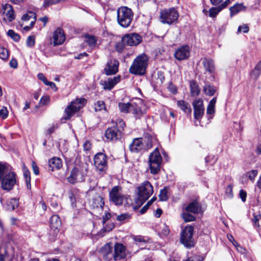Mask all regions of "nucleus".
Instances as JSON below:
<instances>
[{
	"mask_svg": "<svg viewBox=\"0 0 261 261\" xmlns=\"http://www.w3.org/2000/svg\"><path fill=\"white\" fill-rule=\"evenodd\" d=\"M118 107L120 111L123 113H132L136 118H140L144 113L143 110L144 106L143 101L137 99L136 101H131L127 103H119Z\"/></svg>",
	"mask_w": 261,
	"mask_h": 261,
	"instance_id": "obj_1",
	"label": "nucleus"
},
{
	"mask_svg": "<svg viewBox=\"0 0 261 261\" xmlns=\"http://www.w3.org/2000/svg\"><path fill=\"white\" fill-rule=\"evenodd\" d=\"M153 139L150 136L135 138L129 145V150L133 152L147 151L152 147Z\"/></svg>",
	"mask_w": 261,
	"mask_h": 261,
	"instance_id": "obj_2",
	"label": "nucleus"
},
{
	"mask_svg": "<svg viewBox=\"0 0 261 261\" xmlns=\"http://www.w3.org/2000/svg\"><path fill=\"white\" fill-rule=\"evenodd\" d=\"M134 14L132 10L127 7H121L117 11V21L122 27H128L133 20Z\"/></svg>",
	"mask_w": 261,
	"mask_h": 261,
	"instance_id": "obj_3",
	"label": "nucleus"
},
{
	"mask_svg": "<svg viewBox=\"0 0 261 261\" xmlns=\"http://www.w3.org/2000/svg\"><path fill=\"white\" fill-rule=\"evenodd\" d=\"M148 61V58L145 54L137 57L129 68L130 72L134 74L143 75L146 72Z\"/></svg>",
	"mask_w": 261,
	"mask_h": 261,
	"instance_id": "obj_4",
	"label": "nucleus"
},
{
	"mask_svg": "<svg viewBox=\"0 0 261 261\" xmlns=\"http://www.w3.org/2000/svg\"><path fill=\"white\" fill-rule=\"evenodd\" d=\"M138 198L136 199L137 206H140L153 193V187L148 181H144L138 188Z\"/></svg>",
	"mask_w": 261,
	"mask_h": 261,
	"instance_id": "obj_5",
	"label": "nucleus"
},
{
	"mask_svg": "<svg viewBox=\"0 0 261 261\" xmlns=\"http://www.w3.org/2000/svg\"><path fill=\"white\" fill-rule=\"evenodd\" d=\"M86 100L85 98H77L71 102L70 104L65 109L64 119L69 120L76 112H79L86 104Z\"/></svg>",
	"mask_w": 261,
	"mask_h": 261,
	"instance_id": "obj_6",
	"label": "nucleus"
},
{
	"mask_svg": "<svg viewBox=\"0 0 261 261\" xmlns=\"http://www.w3.org/2000/svg\"><path fill=\"white\" fill-rule=\"evenodd\" d=\"M178 17V13L174 8L164 9L160 11V18L163 23L171 24L177 20Z\"/></svg>",
	"mask_w": 261,
	"mask_h": 261,
	"instance_id": "obj_7",
	"label": "nucleus"
},
{
	"mask_svg": "<svg viewBox=\"0 0 261 261\" xmlns=\"http://www.w3.org/2000/svg\"><path fill=\"white\" fill-rule=\"evenodd\" d=\"M162 161V156L156 148L150 154L149 158V164L151 173L155 174L160 170L161 164Z\"/></svg>",
	"mask_w": 261,
	"mask_h": 261,
	"instance_id": "obj_8",
	"label": "nucleus"
},
{
	"mask_svg": "<svg viewBox=\"0 0 261 261\" xmlns=\"http://www.w3.org/2000/svg\"><path fill=\"white\" fill-rule=\"evenodd\" d=\"M193 227L191 226H187L182 230L180 241L187 248H191L194 245L193 239Z\"/></svg>",
	"mask_w": 261,
	"mask_h": 261,
	"instance_id": "obj_9",
	"label": "nucleus"
},
{
	"mask_svg": "<svg viewBox=\"0 0 261 261\" xmlns=\"http://www.w3.org/2000/svg\"><path fill=\"white\" fill-rule=\"evenodd\" d=\"M2 180V188L5 190H11L16 184V175L13 172H9Z\"/></svg>",
	"mask_w": 261,
	"mask_h": 261,
	"instance_id": "obj_10",
	"label": "nucleus"
},
{
	"mask_svg": "<svg viewBox=\"0 0 261 261\" xmlns=\"http://www.w3.org/2000/svg\"><path fill=\"white\" fill-rule=\"evenodd\" d=\"M141 41L142 37L136 33L126 34L122 38V42L124 45L136 46L141 43Z\"/></svg>",
	"mask_w": 261,
	"mask_h": 261,
	"instance_id": "obj_11",
	"label": "nucleus"
},
{
	"mask_svg": "<svg viewBox=\"0 0 261 261\" xmlns=\"http://www.w3.org/2000/svg\"><path fill=\"white\" fill-rule=\"evenodd\" d=\"M94 165L96 169L100 172H104L107 169V156L102 153H98L94 159Z\"/></svg>",
	"mask_w": 261,
	"mask_h": 261,
	"instance_id": "obj_12",
	"label": "nucleus"
},
{
	"mask_svg": "<svg viewBox=\"0 0 261 261\" xmlns=\"http://www.w3.org/2000/svg\"><path fill=\"white\" fill-rule=\"evenodd\" d=\"M121 188L115 186L110 192V200L116 205H121L124 201V196L120 192Z\"/></svg>",
	"mask_w": 261,
	"mask_h": 261,
	"instance_id": "obj_13",
	"label": "nucleus"
},
{
	"mask_svg": "<svg viewBox=\"0 0 261 261\" xmlns=\"http://www.w3.org/2000/svg\"><path fill=\"white\" fill-rule=\"evenodd\" d=\"M85 173L79 168H74L71 171L70 175L67 177V180L71 184L82 182L84 180Z\"/></svg>",
	"mask_w": 261,
	"mask_h": 261,
	"instance_id": "obj_14",
	"label": "nucleus"
},
{
	"mask_svg": "<svg viewBox=\"0 0 261 261\" xmlns=\"http://www.w3.org/2000/svg\"><path fill=\"white\" fill-rule=\"evenodd\" d=\"M194 118L199 120L202 118L204 112L203 100L201 98L195 99L193 102Z\"/></svg>",
	"mask_w": 261,
	"mask_h": 261,
	"instance_id": "obj_15",
	"label": "nucleus"
},
{
	"mask_svg": "<svg viewBox=\"0 0 261 261\" xmlns=\"http://www.w3.org/2000/svg\"><path fill=\"white\" fill-rule=\"evenodd\" d=\"M119 63L115 59L111 58L107 62L105 68V72L107 75L116 74L118 71Z\"/></svg>",
	"mask_w": 261,
	"mask_h": 261,
	"instance_id": "obj_16",
	"label": "nucleus"
},
{
	"mask_svg": "<svg viewBox=\"0 0 261 261\" xmlns=\"http://www.w3.org/2000/svg\"><path fill=\"white\" fill-rule=\"evenodd\" d=\"M105 137L109 141L118 140L121 137V131L115 126L109 127L106 130Z\"/></svg>",
	"mask_w": 261,
	"mask_h": 261,
	"instance_id": "obj_17",
	"label": "nucleus"
},
{
	"mask_svg": "<svg viewBox=\"0 0 261 261\" xmlns=\"http://www.w3.org/2000/svg\"><path fill=\"white\" fill-rule=\"evenodd\" d=\"M189 56V47L187 45L179 48L174 53L175 58L179 61L186 60L188 59Z\"/></svg>",
	"mask_w": 261,
	"mask_h": 261,
	"instance_id": "obj_18",
	"label": "nucleus"
},
{
	"mask_svg": "<svg viewBox=\"0 0 261 261\" xmlns=\"http://www.w3.org/2000/svg\"><path fill=\"white\" fill-rule=\"evenodd\" d=\"M2 10L9 22H12L15 19V12L13 7L9 4H5L3 5Z\"/></svg>",
	"mask_w": 261,
	"mask_h": 261,
	"instance_id": "obj_19",
	"label": "nucleus"
},
{
	"mask_svg": "<svg viewBox=\"0 0 261 261\" xmlns=\"http://www.w3.org/2000/svg\"><path fill=\"white\" fill-rule=\"evenodd\" d=\"M53 39L54 45H58L62 44L65 40V35L63 30L58 28L53 33Z\"/></svg>",
	"mask_w": 261,
	"mask_h": 261,
	"instance_id": "obj_20",
	"label": "nucleus"
},
{
	"mask_svg": "<svg viewBox=\"0 0 261 261\" xmlns=\"http://www.w3.org/2000/svg\"><path fill=\"white\" fill-rule=\"evenodd\" d=\"M125 247L122 244L116 243L114 246V260H117L123 259L125 258Z\"/></svg>",
	"mask_w": 261,
	"mask_h": 261,
	"instance_id": "obj_21",
	"label": "nucleus"
},
{
	"mask_svg": "<svg viewBox=\"0 0 261 261\" xmlns=\"http://www.w3.org/2000/svg\"><path fill=\"white\" fill-rule=\"evenodd\" d=\"M61 225V222L59 217L55 215L50 218V227L54 231L53 236H56Z\"/></svg>",
	"mask_w": 261,
	"mask_h": 261,
	"instance_id": "obj_22",
	"label": "nucleus"
},
{
	"mask_svg": "<svg viewBox=\"0 0 261 261\" xmlns=\"http://www.w3.org/2000/svg\"><path fill=\"white\" fill-rule=\"evenodd\" d=\"M105 202L103 197L99 195L96 194L92 199L91 201V205L94 208H103Z\"/></svg>",
	"mask_w": 261,
	"mask_h": 261,
	"instance_id": "obj_23",
	"label": "nucleus"
},
{
	"mask_svg": "<svg viewBox=\"0 0 261 261\" xmlns=\"http://www.w3.org/2000/svg\"><path fill=\"white\" fill-rule=\"evenodd\" d=\"M185 210L187 212L198 214L200 212L201 207L198 202L194 200L190 202L187 206H186Z\"/></svg>",
	"mask_w": 261,
	"mask_h": 261,
	"instance_id": "obj_24",
	"label": "nucleus"
},
{
	"mask_svg": "<svg viewBox=\"0 0 261 261\" xmlns=\"http://www.w3.org/2000/svg\"><path fill=\"white\" fill-rule=\"evenodd\" d=\"M49 166L50 170L54 171L55 170H59L62 167V160L58 158H53L49 161Z\"/></svg>",
	"mask_w": 261,
	"mask_h": 261,
	"instance_id": "obj_25",
	"label": "nucleus"
},
{
	"mask_svg": "<svg viewBox=\"0 0 261 261\" xmlns=\"http://www.w3.org/2000/svg\"><path fill=\"white\" fill-rule=\"evenodd\" d=\"M120 81V76H117L113 79H109L107 81H105L103 85L105 89L111 90L114 86L117 84Z\"/></svg>",
	"mask_w": 261,
	"mask_h": 261,
	"instance_id": "obj_26",
	"label": "nucleus"
},
{
	"mask_svg": "<svg viewBox=\"0 0 261 261\" xmlns=\"http://www.w3.org/2000/svg\"><path fill=\"white\" fill-rule=\"evenodd\" d=\"M203 65L207 72L212 73L215 70L213 60L211 59L204 58L202 61Z\"/></svg>",
	"mask_w": 261,
	"mask_h": 261,
	"instance_id": "obj_27",
	"label": "nucleus"
},
{
	"mask_svg": "<svg viewBox=\"0 0 261 261\" xmlns=\"http://www.w3.org/2000/svg\"><path fill=\"white\" fill-rule=\"evenodd\" d=\"M246 7L242 3H237L229 8L230 16L232 17L239 12L245 10Z\"/></svg>",
	"mask_w": 261,
	"mask_h": 261,
	"instance_id": "obj_28",
	"label": "nucleus"
},
{
	"mask_svg": "<svg viewBox=\"0 0 261 261\" xmlns=\"http://www.w3.org/2000/svg\"><path fill=\"white\" fill-rule=\"evenodd\" d=\"M190 93L192 96L195 97L199 95L200 89L196 82L194 81H190Z\"/></svg>",
	"mask_w": 261,
	"mask_h": 261,
	"instance_id": "obj_29",
	"label": "nucleus"
},
{
	"mask_svg": "<svg viewBox=\"0 0 261 261\" xmlns=\"http://www.w3.org/2000/svg\"><path fill=\"white\" fill-rule=\"evenodd\" d=\"M178 107L184 112L190 114L192 112L190 105L184 100H178L177 102Z\"/></svg>",
	"mask_w": 261,
	"mask_h": 261,
	"instance_id": "obj_30",
	"label": "nucleus"
},
{
	"mask_svg": "<svg viewBox=\"0 0 261 261\" xmlns=\"http://www.w3.org/2000/svg\"><path fill=\"white\" fill-rule=\"evenodd\" d=\"M217 101V98L214 97L209 102L206 109V113L207 115H214L215 113V105Z\"/></svg>",
	"mask_w": 261,
	"mask_h": 261,
	"instance_id": "obj_31",
	"label": "nucleus"
},
{
	"mask_svg": "<svg viewBox=\"0 0 261 261\" xmlns=\"http://www.w3.org/2000/svg\"><path fill=\"white\" fill-rule=\"evenodd\" d=\"M18 206V201L15 198H11L7 200V208L10 211H13Z\"/></svg>",
	"mask_w": 261,
	"mask_h": 261,
	"instance_id": "obj_32",
	"label": "nucleus"
},
{
	"mask_svg": "<svg viewBox=\"0 0 261 261\" xmlns=\"http://www.w3.org/2000/svg\"><path fill=\"white\" fill-rule=\"evenodd\" d=\"M36 14L35 13L32 11H28L24 14L21 17V20L27 21L29 20H34V22L36 21Z\"/></svg>",
	"mask_w": 261,
	"mask_h": 261,
	"instance_id": "obj_33",
	"label": "nucleus"
},
{
	"mask_svg": "<svg viewBox=\"0 0 261 261\" xmlns=\"http://www.w3.org/2000/svg\"><path fill=\"white\" fill-rule=\"evenodd\" d=\"M133 240L137 244L141 243L146 244L149 242V239L147 237H144L142 236H134L133 237Z\"/></svg>",
	"mask_w": 261,
	"mask_h": 261,
	"instance_id": "obj_34",
	"label": "nucleus"
},
{
	"mask_svg": "<svg viewBox=\"0 0 261 261\" xmlns=\"http://www.w3.org/2000/svg\"><path fill=\"white\" fill-rule=\"evenodd\" d=\"M112 251V247L110 244L105 245L100 250V253L103 256L107 257Z\"/></svg>",
	"mask_w": 261,
	"mask_h": 261,
	"instance_id": "obj_35",
	"label": "nucleus"
},
{
	"mask_svg": "<svg viewBox=\"0 0 261 261\" xmlns=\"http://www.w3.org/2000/svg\"><path fill=\"white\" fill-rule=\"evenodd\" d=\"M85 41L90 46H95L96 44V39L94 36L86 35L85 36Z\"/></svg>",
	"mask_w": 261,
	"mask_h": 261,
	"instance_id": "obj_36",
	"label": "nucleus"
},
{
	"mask_svg": "<svg viewBox=\"0 0 261 261\" xmlns=\"http://www.w3.org/2000/svg\"><path fill=\"white\" fill-rule=\"evenodd\" d=\"M10 172L6 164L0 163V180L4 178L5 175Z\"/></svg>",
	"mask_w": 261,
	"mask_h": 261,
	"instance_id": "obj_37",
	"label": "nucleus"
},
{
	"mask_svg": "<svg viewBox=\"0 0 261 261\" xmlns=\"http://www.w3.org/2000/svg\"><path fill=\"white\" fill-rule=\"evenodd\" d=\"M23 176L25 178L27 188L29 190L31 189V185L30 173L29 171L27 169H25V168H24L23 170Z\"/></svg>",
	"mask_w": 261,
	"mask_h": 261,
	"instance_id": "obj_38",
	"label": "nucleus"
},
{
	"mask_svg": "<svg viewBox=\"0 0 261 261\" xmlns=\"http://www.w3.org/2000/svg\"><path fill=\"white\" fill-rule=\"evenodd\" d=\"M203 90L206 95L209 96H213L215 94L216 89L212 86L210 85H206L203 88Z\"/></svg>",
	"mask_w": 261,
	"mask_h": 261,
	"instance_id": "obj_39",
	"label": "nucleus"
},
{
	"mask_svg": "<svg viewBox=\"0 0 261 261\" xmlns=\"http://www.w3.org/2000/svg\"><path fill=\"white\" fill-rule=\"evenodd\" d=\"M9 56L8 50L4 47H0V58L3 60H7Z\"/></svg>",
	"mask_w": 261,
	"mask_h": 261,
	"instance_id": "obj_40",
	"label": "nucleus"
},
{
	"mask_svg": "<svg viewBox=\"0 0 261 261\" xmlns=\"http://www.w3.org/2000/svg\"><path fill=\"white\" fill-rule=\"evenodd\" d=\"M181 216L182 219L185 222L193 221L195 219V218L193 215L188 213V212H187L186 211L184 212Z\"/></svg>",
	"mask_w": 261,
	"mask_h": 261,
	"instance_id": "obj_41",
	"label": "nucleus"
},
{
	"mask_svg": "<svg viewBox=\"0 0 261 261\" xmlns=\"http://www.w3.org/2000/svg\"><path fill=\"white\" fill-rule=\"evenodd\" d=\"M131 216L128 213L122 214L120 215H118L117 217V220L121 222H125L128 220L130 218Z\"/></svg>",
	"mask_w": 261,
	"mask_h": 261,
	"instance_id": "obj_42",
	"label": "nucleus"
},
{
	"mask_svg": "<svg viewBox=\"0 0 261 261\" xmlns=\"http://www.w3.org/2000/svg\"><path fill=\"white\" fill-rule=\"evenodd\" d=\"M221 10L219 6L216 8H211L209 10V16L211 17H215Z\"/></svg>",
	"mask_w": 261,
	"mask_h": 261,
	"instance_id": "obj_43",
	"label": "nucleus"
},
{
	"mask_svg": "<svg viewBox=\"0 0 261 261\" xmlns=\"http://www.w3.org/2000/svg\"><path fill=\"white\" fill-rule=\"evenodd\" d=\"M7 35L15 41H18L20 39L19 35L12 30H9L7 32Z\"/></svg>",
	"mask_w": 261,
	"mask_h": 261,
	"instance_id": "obj_44",
	"label": "nucleus"
},
{
	"mask_svg": "<svg viewBox=\"0 0 261 261\" xmlns=\"http://www.w3.org/2000/svg\"><path fill=\"white\" fill-rule=\"evenodd\" d=\"M105 104L103 101H98L95 104V110L96 111H100L102 110H105Z\"/></svg>",
	"mask_w": 261,
	"mask_h": 261,
	"instance_id": "obj_45",
	"label": "nucleus"
},
{
	"mask_svg": "<svg viewBox=\"0 0 261 261\" xmlns=\"http://www.w3.org/2000/svg\"><path fill=\"white\" fill-rule=\"evenodd\" d=\"M203 257L200 255H194L191 257H188L183 261H203Z\"/></svg>",
	"mask_w": 261,
	"mask_h": 261,
	"instance_id": "obj_46",
	"label": "nucleus"
},
{
	"mask_svg": "<svg viewBox=\"0 0 261 261\" xmlns=\"http://www.w3.org/2000/svg\"><path fill=\"white\" fill-rule=\"evenodd\" d=\"M159 198L162 201H166L168 199L167 192L166 189H162L160 191Z\"/></svg>",
	"mask_w": 261,
	"mask_h": 261,
	"instance_id": "obj_47",
	"label": "nucleus"
},
{
	"mask_svg": "<svg viewBox=\"0 0 261 261\" xmlns=\"http://www.w3.org/2000/svg\"><path fill=\"white\" fill-rule=\"evenodd\" d=\"M27 45L29 47H33L34 46L35 43V39L34 36H30L27 38Z\"/></svg>",
	"mask_w": 261,
	"mask_h": 261,
	"instance_id": "obj_48",
	"label": "nucleus"
},
{
	"mask_svg": "<svg viewBox=\"0 0 261 261\" xmlns=\"http://www.w3.org/2000/svg\"><path fill=\"white\" fill-rule=\"evenodd\" d=\"M261 71V61L259 62L255 66L254 69L252 71V74L257 76Z\"/></svg>",
	"mask_w": 261,
	"mask_h": 261,
	"instance_id": "obj_49",
	"label": "nucleus"
},
{
	"mask_svg": "<svg viewBox=\"0 0 261 261\" xmlns=\"http://www.w3.org/2000/svg\"><path fill=\"white\" fill-rule=\"evenodd\" d=\"M8 115V111L5 107H3L0 110V117L3 119H6Z\"/></svg>",
	"mask_w": 261,
	"mask_h": 261,
	"instance_id": "obj_50",
	"label": "nucleus"
},
{
	"mask_svg": "<svg viewBox=\"0 0 261 261\" xmlns=\"http://www.w3.org/2000/svg\"><path fill=\"white\" fill-rule=\"evenodd\" d=\"M60 2L59 0H45L43 6L46 8L50 5L56 4Z\"/></svg>",
	"mask_w": 261,
	"mask_h": 261,
	"instance_id": "obj_51",
	"label": "nucleus"
},
{
	"mask_svg": "<svg viewBox=\"0 0 261 261\" xmlns=\"http://www.w3.org/2000/svg\"><path fill=\"white\" fill-rule=\"evenodd\" d=\"M249 31V27L246 24H243V25L239 26L238 29V33H241L243 32V33H247Z\"/></svg>",
	"mask_w": 261,
	"mask_h": 261,
	"instance_id": "obj_52",
	"label": "nucleus"
},
{
	"mask_svg": "<svg viewBox=\"0 0 261 261\" xmlns=\"http://www.w3.org/2000/svg\"><path fill=\"white\" fill-rule=\"evenodd\" d=\"M248 177L251 180L253 181L257 174V170H253L248 173Z\"/></svg>",
	"mask_w": 261,
	"mask_h": 261,
	"instance_id": "obj_53",
	"label": "nucleus"
},
{
	"mask_svg": "<svg viewBox=\"0 0 261 261\" xmlns=\"http://www.w3.org/2000/svg\"><path fill=\"white\" fill-rule=\"evenodd\" d=\"M50 100L49 96L48 95L43 96L42 97L40 100V103L42 105H45L47 104Z\"/></svg>",
	"mask_w": 261,
	"mask_h": 261,
	"instance_id": "obj_54",
	"label": "nucleus"
},
{
	"mask_svg": "<svg viewBox=\"0 0 261 261\" xmlns=\"http://www.w3.org/2000/svg\"><path fill=\"white\" fill-rule=\"evenodd\" d=\"M125 122L122 120L119 119L116 122V126H114L115 127H116L117 128H121L122 129H123V128L125 127Z\"/></svg>",
	"mask_w": 261,
	"mask_h": 261,
	"instance_id": "obj_55",
	"label": "nucleus"
},
{
	"mask_svg": "<svg viewBox=\"0 0 261 261\" xmlns=\"http://www.w3.org/2000/svg\"><path fill=\"white\" fill-rule=\"evenodd\" d=\"M32 166L33 168V172L35 174L38 175L39 173V167L37 165V164L35 163V162H33L32 163Z\"/></svg>",
	"mask_w": 261,
	"mask_h": 261,
	"instance_id": "obj_56",
	"label": "nucleus"
},
{
	"mask_svg": "<svg viewBox=\"0 0 261 261\" xmlns=\"http://www.w3.org/2000/svg\"><path fill=\"white\" fill-rule=\"evenodd\" d=\"M233 244L236 247L238 251H239L241 253L243 254L245 253V249L242 247L240 245H239L236 241H234V243H233Z\"/></svg>",
	"mask_w": 261,
	"mask_h": 261,
	"instance_id": "obj_57",
	"label": "nucleus"
},
{
	"mask_svg": "<svg viewBox=\"0 0 261 261\" xmlns=\"http://www.w3.org/2000/svg\"><path fill=\"white\" fill-rule=\"evenodd\" d=\"M239 196L241 198V199H242V200L243 202H245L246 201L247 193L243 190H241L240 191V193H239Z\"/></svg>",
	"mask_w": 261,
	"mask_h": 261,
	"instance_id": "obj_58",
	"label": "nucleus"
},
{
	"mask_svg": "<svg viewBox=\"0 0 261 261\" xmlns=\"http://www.w3.org/2000/svg\"><path fill=\"white\" fill-rule=\"evenodd\" d=\"M9 65L11 67H12L14 69L16 68L18 66L17 60L15 59H11V60L10 61V62L9 63Z\"/></svg>",
	"mask_w": 261,
	"mask_h": 261,
	"instance_id": "obj_59",
	"label": "nucleus"
},
{
	"mask_svg": "<svg viewBox=\"0 0 261 261\" xmlns=\"http://www.w3.org/2000/svg\"><path fill=\"white\" fill-rule=\"evenodd\" d=\"M226 192L229 198H231L232 197V187L231 186L229 185L227 186Z\"/></svg>",
	"mask_w": 261,
	"mask_h": 261,
	"instance_id": "obj_60",
	"label": "nucleus"
},
{
	"mask_svg": "<svg viewBox=\"0 0 261 261\" xmlns=\"http://www.w3.org/2000/svg\"><path fill=\"white\" fill-rule=\"evenodd\" d=\"M162 232L164 236L168 235L170 232L169 227L167 225H164L162 228Z\"/></svg>",
	"mask_w": 261,
	"mask_h": 261,
	"instance_id": "obj_61",
	"label": "nucleus"
},
{
	"mask_svg": "<svg viewBox=\"0 0 261 261\" xmlns=\"http://www.w3.org/2000/svg\"><path fill=\"white\" fill-rule=\"evenodd\" d=\"M84 149L85 151H89L91 148V143L89 141H86L83 144Z\"/></svg>",
	"mask_w": 261,
	"mask_h": 261,
	"instance_id": "obj_62",
	"label": "nucleus"
},
{
	"mask_svg": "<svg viewBox=\"0 0 261 261\" xmlns=\"http://www.w3.org/2000/svg\"><path fill=\"white\" fill-rule=\"evenodd\" d=\"M9 1L14 5L21 6L24 3L25 0H9Z\"/></svg>",
	"mask_w": 261,
	"mask_h": 261,
	"instance_id": "obj_63",
	"label": "nucleus"
},
{
	"mask_svg": "<svg viewBox=\"0 0 261 261\" xmlns=\"http://www.w3.org/2000/svg\"><path fill=\"white\" fill-rule=\"evenodd\" d=\"M57 127L58 125L57 124H53L51 127L48 128L47 134L48 135L51 134Z\"/></svg>",
	"mask_w": 261,
	"mask_h": 261,
	"instance_id": "obj_64",
	"label": "nucleus"
}]
</instances>
